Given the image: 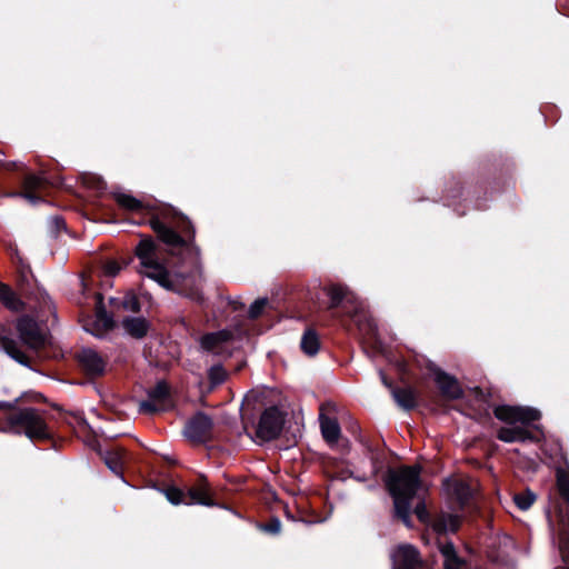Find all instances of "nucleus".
Here are the masks:
<instances>
[{
	"instance_id": "c85d7f7f",
	"label": "nucleus",
	"mask_w": 569,
	"mask_h": 569,
	"mask_svg": "<svg viewBox=\"0 0 569 569\" xmlns=\"http://www.w3.org/2000/svg\"><path fill=\"white\" fill-rule=\"evenodd\" d=\"M557 487L559 490L560 496L569 502V472L559 469L557 471Z\"/></svg>"
},
{
	"instance_id": "0eeeda50",
	"label": "nucleus",
	"mask_w": 569,
	"mask_h": 569,
	"mask_svg": "<svg viewBox=\"0 0 569 569\" xmlns=\"http://www.w3.org/2000/svg\"><path fill=\"white\" fill-rule=\"evenodd\" d=\"M17 330L21 341L31 349H39L47 341L46 329L40 327L32 318L22 317L17 322Z\"/></svg>"
},
{
	"instance_id": "2eb2a0df",
	"label": "nucleus",
	"mask_w": 569,
	"mask_h": 569,
	"mask_svg": "<svg viewBox=\"0 0 569 569\" xmlns=\"http://www.w3.org/2000/svg\"><path fill=\"white\" fill-rule=\"evenodd\" d=\"M46 188V182L43 178L34 174L27 176L23 181V196L30 202L36 203L40 200V196H37V192H42Z\"/></svg>"
},
{
	"instance_id": "4c0bfd02",
	"label": "nucleus",
	"mask_w": 569,
	"mask_h": 569,
	"mask_svg": "<svg viewBox=\"0 0 569 569\" xmlns=\"http://www.w3.org/2000/svg\"><path fill=\"white\" fill-rule=\"evenodd\" d=\"M281 523L278 519L271 521L267 527L266 530L272 533H278L280 531Z\"/></svg>"
},
{
	"instance_id": "412c9836",
	"label": "nucleus",
	"mask_w": 569,
	"mask_h": 569,
	"mask_svg": "<svg viewBox=\"0 0 569 569\" xmlns=\"http://www.w3.org/2000/svg\"><path fill=\"white\" fill-rule=\"evenodd\" d=\"M231 337L228 331H219L206 335L201 338V347L206 350L213 351L220 343L229 340Z\"/></svg>"
},
{
	"instance_id": "473e14b6",
	"label": "nucleus",
	"mask_w": 569,
	"mask_h": 569,
	"mask_svg": "<svg viewBox=\"0 0 569 569\" xmlns=\"http://www.w3.org/2000/svg\"><path fill=\"white\" fill-rule=\"evenodd\" d=\"M268 306V299L260 298L253 301L249 308V317L252 319L258 318L261 316L266 307Z\"/></svg>"
},
{
	"instance_id": "5701e85b",
	"label": "nucleus",
	"mask_w": 569,
	"mask_h": 569,
	"mask_svg": "<svg viewBox=\"0 0 569 569\" xmlns=\"http://www.w3.org/2000/svg\"><path fill=\"white\" fill-rule=\"evenodd\" d=\"M114 199L120 207L129 211L139 212L146 208L144 204L139 199L128 193H114Z\"/></svg>"
},
{
	"instance_id": "c756f323",
	"label": "nucleus",
	"mask_w": 569,
	"mask_h": 569,
	"mask_svg": "<svg viewBox=\"0 0 569 569\" xmlns=\"http://www.w3.org/2000/svg\"><path fill=\"white\" fill-rule=\"evenodd\" d=\"M1 348L6 350V352L13 358L14 360L23 363L24 355L18 349L16 342L9 338H3L0 340Z\"/></svg>"
},
{
	"instance_id": "393cba45",
	"label": "nucleus",
	"mask_w": 569,
	"mask_h": 569,
	"mask_svg": "<svg viewBox=\"0 0 569 569\" xmlns=\"http://www.w3.org/2000/svg\"><path fill=\"white\" fill-rule=\"evenodd\" d=\"M124 458L126 455L122 449H114L106 453L104 461L114 473L120 475Z\"/></svg>"
},
{
	"instance_id": "9b49d317",
	"label": "nucleus",
	"mask_w": 569,
	"mask_h": 569,
	"mask_svg": "<svg viewBox=\"0 0 569 569\" xmlns=\"http://www.w3.org/2000/svg\"><path fill=\"white\" fill-rule=\"evenodd\" d=\"M443 487L448 496L460 506L466 505L472 495L470 485L459 478L447 479Z\"/></svg>"
},
{
	"instance_id": "cd10ccee",
	"label": "nucleus",
	"mask_w": 569,
	"mask_h": 569,
	"mask_svg": "<svg viewBox=\"0 0 569 569\" xmlns=\"http://www.w3.org/2000/svg\"><path fill=\"white\" fill-rule=\"evenodd\" d=\"M535 500L536 495L530 490H526L513 496V501L520 510H528Z\"/></svg>"
},
{
	"instance_id": "a19ab883",
	"label": "nucleus",
	"mask_w": 569,
	"mask_h": 569,
	"mask_svg": "<svg viewBox=\"0 0 569 569\" xmlns=\"http://www.w3.org/2000/svg\"><path fill=\"white\" fill-rule=\"evenodd\" d=\"M382 382L387 385L386 378L382 376Z\"/></svg>"
},
{
	"instance_id": "6e6552de",
	"label": "nucleus",
	"mask_w": 569,
	"mask_h": 569,
	"mask_svg": "<svg viewBox=\"0 0 569 569\" xmlns=\"http://www.w3.org/2000/svg\"><path fill=\"white\" fill-rule=\"evenodd\" d=\"M211 433L212 420L204 413H197L184 428V436L192 442H204Z\"/></svg>"
},
{
	"instance_id": "9d476101",
	"label": "nucleus",
	"mask_w": 569,
	"mask_h": 569,
	"mask_svg": "<svg viewBox=\"0 0 569 569\" xmlns=\"http://www.w3.org/2000/svg\"><path fill=\"white\" fill-rule=\"evenodd\" d=\"M77 358L80 366L90 376H98L104 371L106 361L93 349H82L78 353Z\"/></svg>"
},
{
	"instance_id": "7ed1b4c3",
	"label": "nucleus",
	"mask_w": 569,
	"mask_h": 569,
	"mask_svg": "<svg viewBox=\"0 0 569 569\" xmlns=\"http://www.w3.org/2000/svg\"><path fill=\"white\" fill-rule=\"evenodd\" d=\"M136 256L139 259L138 272L154 280L168 290H174V282L167 268L159 261L158 247L150 238H143L136 248Z\"/></svg>"
},
{
	"instance_id": "a878e982",
	"label": "nucleus",
	"mask_w": 569,
	"mask_h": 569,
	"mask_svg": "<svg viewBox=\"0 0 569 569\" xmlns=\"http://www.w3.org/2000/svg\"><path fill=\"white\" fill-rule=\"evenodd\" d=\"M0 300L7 308L11 310H19L21 307V302L16 293L7 284L3 283L0 284Z\"/></svg>"
},
{
	"instance_id": "bb28decb",
	"label": "nucleus",
	"mask_w": 569,
	"mask_h": 569,
	"mask_svg": "<svg viewBox=\"0 0 569 569\" xmlns=\"http://www.w3.org/2000/svg\"><path fill=\"white\" fill-rule=\"evenodd\" d=\"M393 398L397 401V403L405 408V409H411L415 407V395L413 391L410 389H395L393 390Z\"/></svg>"
},
{
	"instance_id": "39448f33",
	"label": "nucleus",
	"mask_w": 569,
	"mask_h": 569,
	"mask_svg": "<svg viewBox=\"0 0 569 569\" xmlns=\"http://www.w3.org/2000/svg\"><path fill=\"white\" fill-rule=\"evenodd\" d=\"M8 422L16 432H24L30 439L44 438L48 435L42 416L32 408L11 413L8 417Z\"/></svg>"
},
{
	"instance_id": "423d86ee",
	"label": "nucleus",
	"mask_w": 569,
	"mask_h": 569,
	"mask_svg": "<svg viewBox=\"0 0 569 569\" xmlns=\"http://www.w3.org/2000/svg\"><path fill=\"white\" fill-rule=\"evenodd\" d=\"M283 415L277 407L263 411L258 422L256 436L260 441H270L277 438L283 427Z\"/></svg>"
},
{
	"instance_id": "f257e3e1",
	"label": "nucleus",
	"mask_w": 569,
	"mask_h": 569,
	"mask_svg": "<svg viewBox=\"0 0 569 569\" xmlns=\"http://www.w3.org/2000/svg\"><path fill=\"white\" fill-rule=\"evenodd\" d=\"M420 467H400L389 470L386 486L393 498L395 512L407 527H411V500L421 489Z\"/></svg>"
},
{
	"instance_id": "72a5a7b5",
	"label": "nucleus",
	"mask_w": 569,
	"mask_h": 569,
	"mask_svg": "<svg viewBox=\"0 0 569 569\" xmlns=\"http://www.w3.org/2000/svg\"><path fill=\"white\" fill-rule=\"evenodd\" d=\"M209 377L212 383H221L226 378V371L221 366H214L209 371Z\"/></svg>"
},
{
	"instance_id": "a211bd4d",
	"label": "nucleus",
	"mask_w": 569,
	"mask_h": 569,
	"mask_svg": "<svg viewBox=\"0 0 569 569\" xmlns=\"http://www.w3.org/2000/svg\"><path fill=\"white\" fill-rule=\"evenodd\" d=\"M439 550L443 557V569H465L466 563L457 556L452 543H442Z\"/></svg>"
},
{
	"instance_id": "b1692460",
	"label": "nucleus",
	"mask_w": 569,
	"mask_h": 569,
	"mask_svg": "<svg viewBox=\"0 0 569 569\" xmlns=\"http://www.w3.org/2000/svg\"><path fill=\"white\" fill-rule=\"evenodd\" d=\"M148 396L159 405H162L164 409L170 406L169 387L164 381H159L152 389H150Z\"/></svg>"
},
{
	"instance_id": "7c9ffc66",
	"label": "nucleus",
	"mask_w": 569,
	"mask_h": 569,
	"mask_svg": "<svg viewBox=\"0 0 569 569\" xmlns=\"http://www.w3.org/2000/svg\"><path fill=\"white\" fill-rule=\"evenodd\" d=\"M164 495L172 505H190V502L187 499V493L180 490L179 488L170 487L166 489Z\"/></svg>"
},
{
	"instance_id": "f8f14e48",
	"label": "nucleus",
	"mask_w": 569,
	"mask_h": 569,
	"mask_svg": "<svg viewBox=\"0 0 569 569\" xmlns=\"http://www.w3.org/2000/svg\"><path fill=\"white\" fill-rule=\"evenodd\" d=\"M150 224L159 238L167 244L186 248L188 250L190 249V246L176 231L168 228L160 220L153 219L151 220Z\"/></svg>"
},
{
	"instance_id": "ddd939ff",
	"label": "nucleus",
	"mask_w": 569,
	"mask_h": 569,
	"mask_svg": "<svg viewBox=\"0 0 569 569\" xmlns=\"http://www.w3.org/2000/svg\"><path fill=\"white\" fill-rule=\"evenodd\" d=\"M435 381L442 395L450 399H457L462 393L458 381L453 377L448 376L440 370L435 371Z\"/></svg>"
},
{
	"instance_id": "dca6fc26",
	"label": "nucleus",
	"mask_w": 569,
	"mask_h": 569,
	"mask_svg": "<svg viewBox=\"0 0 569 569\" xmlns=\"http://www.w3.org/2000/svg\"><path fill=\"white\" fill-rule=\"evenodd\" d=\"M460 526V518L458 516L441 512L433 520L432 528L438 533L455 532Z\"/></svg>"
},
{
	"instance_id": "ea45409f",
	"label": "nucleus",
	"mask_w": 569,
	"mask_h": 569,
	"mask_svg": "<svg viewBox=\"0 0 569 569\" xmlns=\"http://www.w3.org/2000/svg\"><path fill=\"white\" fill-rule=\"evenodd\" d=\"M13 405L11 402L0 401V409H11Z\"/></svg>"
},
{
	"instance_id": "f704fd0d",
	"label": "nucleus",
	"mask_w": 569,
	"mask_h": 569,
	"mask_svg": "<svg viewBox=\"0 0 569 569\" xmlns=\"http://www.w3.org/2000/svg\"><path fill=\"white\" fill-rule=\"evenodd\" d=\"M122 305L123 307L129 310V311H139V308H140V305H139V301L138 299L136 298L134 295H131V293H128L123 301H122Z\"/></svg>"
},
{
	"instance_id": "4be33fe9",
	"label": "nucleus",
	"mask_w": 569,
	"mask_h": 569,
	"mask_svg": "<svg viewBox=\"0 0 569 569\" xmlns=\"http://www.w3.org/2000/svg\"><path fill=\"white\" fill-rule=\"evenodd\" d=\"M187 499L192 503L212 506L213 502L209 497L208 489L204 486L190 488L187 492Z\"/></svg>"
},
{
	"instance_id": "e433bc0d",
	"label": "nucleus",
	"mask_w": 569,
	"mask_h": 569,
	"mask_svg": "<svg viewBox=\"0 0 569 569\" xmlns=\"http://www.w3.org/2000/svg\"><path fill=\"white\" fill-rule=\"evenodd\" d=\"M415 513L417 515V517L419 518L420 521H422V522L427 521L428 512H427L425 503H422V502L418 503L415 508Z\"/></svg>"
},
{
	"instance_id": "4468645a",
	"label": "nucleus",
	"mask_w": 569,
	"mask_h": 569,
	"mask_svg": "<svg viewBox=\"0 0 569 569\" xmlns=\"http://www.w3.org/2000/svg\"><path fill=\"white\" fill-rule=\"evenodd\" d=\"M331 405L321 406V412L319 416L321 433L328 443H336L340 437V426L333 418L327 417L323 410Z\"/></svg>"
},
{
	"instance_id": "20e7f679",
	"label": "nucleus",
	"mask_w": 569,
	"mask_h": 569,
	"mask_svg": "<svg viewBox=\"0 0 569 569\" xmlns=\"http://www.w3.org/2000/svg\"><path fill=\"white\" fill-rule=\"evenodd\" d=\"M327 293L330 297L331 308L338 307L342 301H346V305L352 308L348 310V313L359 329L367 335H375V323L367 317L365 305L352 292L342 286L335 284L328 288Z\"/></svg>"
},
{
	"instance_id": "2f4dec72",
	"label": "nucleus",
	"mask_w": 569,
	"mask_h": 569,
	"mask_svg": "<svg viewBox=\"0 0 569 569\" xmlns=\"http://www.w3.org/2000/svg\"><path fill=\"white\" fill-rule=\"evenodd\" d=\"M162 410H166L163 408L162 405H159L157 401H154L153 399L149 398L148 400L146 401H141L139 403V411L140 412H143V413H154V412H158V411H162Z\"/></svg>"
},
{
	"instance_id": "58836bf2",
	"label": "nucleus",
	"mask_w": 569,
	"mask_h": 569,
	"mask_svg": "<svg viewBox=\"0 0 569 569\" xmlns=\"http://www.w3.org/2000/svg\"><path fill=\"white\" fill-rule=\"evenodd\" d=\"M51 221L56 224V227H57V229H58V230H60V229H63V228H64V221H63L61 218H59V217H54V218H52V220H51Z\"/></svg>"
},
{
	"instance_id": "f3484780",
	"label": "nucleus",
	"mask_w": 569,
	"mask_h": 569,
	"mask_svg": "<svg viewBox=\"0 0 569 569\" xmlns=\"http://www.w3.org/2000/svg\"><path fill=\"white\" fill-rule=\"evenodd\" d=\"M122 325L126 332L137 339L144 337L149 330V322L141 317L127 318Z\"/></svg>"
},
{
	"instance_id": "f03ea898",
	"label": "nucleus",
	"mask_w": 569,
	"mask_h": 569,
	"mask_svg": "<svg viewBox=\"0 0 569 569\" xmlns=\"http://www.w3.org/2000/svg\"><path fill=\"white\" fill-rule=\"evenodd\" d=\"M495 416L508 423L498 431V438L505 442H522L535 440V437L523 426L538 420V410L528 407L499 406L495 409Z\"/></svg>"
},
{
	"instance_id": "6ab92c4d",
	"label": "nucleus",
	"mask_w": 569,
	"mask_h": 569,
	"mask_svg": "<svg viewBox=\"0 0 569 569\" xmlns=\"http://www.w3.org/2000/svg\"><path fill=\"white\" fill-rule=\"evenodd\" d=\"M559 550L562 560L569 566V513L562 516L560 519Z\"/></svg>"
},
{
	"instance_id": "aec40b11",
	"label": "nucleus",
	"mask_w": 569,
	"mask_h": 569,
	"mask_svg": "<svg viewBox=\"0 0 569 569\" xmlns=\"http://www.w3.org/2000/svg\"><path fill=\"white\" fill-rule=\"evenodd\" d=\"M300 347L307 356H315L320 347L319 338L316 331L311 329L306 330L301 338Z\"/></svg>"
},
{
	"instance_id": "c9c22d12",
	"label": "nucleus",
	"mask_w": 569,
	"mask_h": 569,
	"mask_svg": "<svg viewBox=\"0 0 569 569\" xmlns=\"http://www.w3.org/2000/svg\"><path fill=\"white\" fill-rule=\"evenodd\" d=\"M120 270L121 266L114 260L107 261L103 266V272L110 277H114Z\"/></svg>"
},
{
	"instance_id": "1a4fd4ad",
	"label": "nucleus",
	"mask_w": 569,
	"mask_h": 569,
	"mask_svg": "<svg viewBox=\"0 0 569 569\" xmlns=\"http://www.w3.org/2000/svg\"><path fill=\"white\" fill-rule=\"evenodd\" d=\"M393 569H422V562L416 548L399 546L391 555Z\"/></svg>"
}]
</instances>
